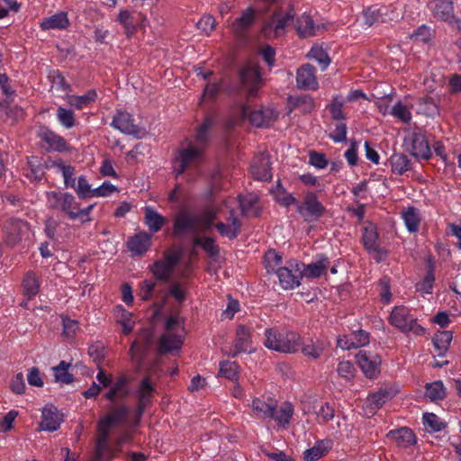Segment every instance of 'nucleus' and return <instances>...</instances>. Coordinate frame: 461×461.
<instances>
[{
	"label": "nucleus",
	"instance_id": "1",
	"mask_svg": "<svg viewBox=\"0 0 461 461\" xmlns=\"http://www.w3.org/2000/svg\"><path fill=\"white\" fill-rule=\"evenodd\" d=\"M212 124V121L207 118L197 129L195 143H190L178 149L173 160V172L176 176H179L187 169L197 167L203 162V146L208 140V131Z\"/></svg>",
	"mask_w": 461,
	"mask_h": 461
},
{
	"label": "nucleus",
	"instance_id": "2",
	"mask_svg": "<svg viewBox=\"0 0 461 461\" xmlns=\"http://www.w3.org/2000/svg\"><path fill=\"white\" fill-rule=\"evenodd\" d=\"M104 414L97 422V435L95 444V461L104 459L106 452H111L110 432L113 429L126 426L130 423L127 405H119Z\"/></svg>",
	"mask_w": 461,
	"mask_h": 461
},
{
	"label": "nucleus",
	"instance_id": "3",
	"mask_svg": "<svg viewBox=\"0 0 461 461\" xmlns=\"http://www.w3.org/2000/svg\"><path fill=\"white\" fill-rule=\"evenodd\" d=\"M46 200L49 208L62 212L70 220H80L81 222L91 221L89 214L95 204L81 208L72 194L50 191L46 193Z\"/></svg>",
	"mask_w": 461,
	"mask_h": 461
},
{
	"label": "nucleus",
	"instance_id": "4",
	"mask_svg": "<svg viewBox=\"0 0 461 461\" xmlns=\"http://www.w3.org/2000/svg\"><path fill=\"white\" fill-rule=\"evenodd\" d=\"M264 345L271 350L285 354L295 353L301 344V336L294 331L279 330L276 328L265 330Z\"/></svg>",
	"mask_w": 461,
	"mask_h": 461
},
{
	"label": "nucleus",
	"instance_id": "5",
	"mask_svg": "<svg viewBox=\"0 0 461 461\" xmlns=\"http://www.w3.org/2000/svg\"><path fill=\"white\" fill-rule=\"evenodd\" d=\"M184 341L183 322L177 316H170L166 322V330L159 339L162 353L179 351Z\"/></svg>",
	"mask_w": 461,
	"mask_h": 461
},
{
	"label": "nucleus",
	"instance_id": "6",
	"mask_svg": "<svg viewBox=\"0 0 461 461\" xmlns=\"http://www.w3.org/2000/svg\"><path fill=\"white\" fill-rule=\"evenodd\" d=\"M276 118L277 113L275 110L267 107L251 109L247 103L238 109V117L230 121L229 125L234 126L240 120L248 119L256 127H265L276 121Z\"/></svg>",
	"mask_w": 461,
	"mask_h": 461
},
{
	"label": "nucleus",
	"instance_id": "7",
	"mask_svg": "<svg viewBox=\"0 0 461 461\" xmlns=\"http://www.w3.org/2000/svg\"><path fill=\"white\" fill-rule=\"evenodd\" d=\"M389 322L402 332L411 331L417 336H421L425 331L405 306L394 307L390 314Z\"/></svg>",
	"mask_w": 461,
	"mask_h": 461
},
{
	"label": "nucleus",
	"instance_id": "8",
	"mask_svg": "<svg viewBox=\"0 0 461 461\" xmlns=\"http://www.w3.org/2000/svg\"><path fill=\"white\" fill-rule=\"evenodd\" d=\"M297 212L306 222L319 221L326 212V208L313 192L304 194L302 201L298 203Z\"/></svg>",
	"mask_w": 461,
	"mask_h": 461
},
{
	"label": "nucleus",
	"instance_id": "9",
	"mask_svg": "<svg viewBox=\"0 0 461 461\" xmlns=\"http://www.w3.org/2000/svg\"><path fill=\"white\" fill-rule=\"evenodd\" d=\"M294 11L293 7L287 10L276 11L271 20L266 23L262 32L266 37H279L285 33L286 27L294 23Z\"/></svg>",
	"mask_w": 461,
	"mask_h": 461
},
{
	"label": "nucleus",
	"instance_id": "10",
	"mask_svg": "<svg viewBox=\"0 0 461 461\" xmlns=\"http://www.w3.org/2000/svg\"><path fill=\"white\" fill-rule=\"evenodd\" d=\"M302 264L297 260H291L287 265L276 269L280 285L285 290H292L301 285L303 278Z\"/></svg>",
	"mask_w": 461,
	"mask_h": 461
},
{
	"label": "nucleus",
	"instance_id": "11",
	"mask_svg": "<svg viewBox=\"0 0 461 461\" xmlns=\"http://www.w3.org/2000/svg\"><path fill=\"white\" fill-rule=\"evenodd\" d=\"M253 412L263 419H272L279 425L290 422L294 413L293 405H252Z\"/></svg>",
	"mask_w": 461,
	"mask_h": 461
},
{
	"label": "nucleus",
	"instance_id": "12",
	"mask_svg": "<svg viewBox=\"0 0 461 461\" xmlns=\"http://www.w3.org/2000/svg\"><path fill=\"white\" fill-rule=\"evenodd\" d=\"M180 261V253L170 251L165 253L162 259L157 260L150 267V271L154 276L160 281H167L172 276L175 267Z\"/></svg>",
	"mask_w": 461,
	"mask_h": 461
},
{
	"label": "nucleus",
	"instance_id": "13",
	"mask_svg": "<svg viewBox=\"0 0 461 461\" xmlns=\"http://www.w3.org/2000/svg\"><path fill=\"white\" fill-rule=\"evenodd\" d=\"M5 242L10 246L18 244L30 231L29 224L21 219H8L3 225Z\"/></svg>",
	"mask_w": 461,
	"mask_h": 461
},
{
	"label": "nucleus",
	"instance_id": "14",
	"mask_svg": "<svg viewBox=\"0 0 461 461\" xmlns=\"http://www.w3.org/2000/svg\"><path fill=\"white\" fill-rule=\"evenodd\" d=\"M407 150L415 158L429 159L431 150L426 137L420 132H411L404 140Z\"/></svg>",
	"mask_w": 461,
	"mask_h": 461
},
{
	"label": "nucleus",
	"instance_id": "15",
	"mask_svg": "<svg viewBox=\"0 0 461 461\" xmlns=\"http://www.w3.org/2000/svg\"><path fill=\"white\" fill-rule=\"evenodd\" d=\"M357 363L366 377L374 379L380 374L381 357L379 355L360 350L357 356Z\"/></svg>",
	"mask_w": 461,
	"mask_h": 461
},
{
	"label": "nucleus",
	"instance_id": "16",
	"mask_svg": "<svg viewBox=\"0 0 461 461\" xmlns=\"http://www.w3.org/2000/svg\"><path fill=\"white\" fill-rule=\"evenodd\" d=\"M240 81L249 97H253L261 85V77L258 66L254 63L246 65L240 71Z\"/></svg>",
	"mask_w": 461,
	"mask_h": 461
},
{
	"label": "nucleus",
	"instance_id": "17",
	"mask_svg": "<svg viewBox=\"0 0 461 461\" xmlns=\"http://www.w3.org/2000/svg\"><path fill=\"white\" fill-rule=\"evenodd\" d=\"M430 9L437 19L445 21L457 30H461V17L456 18L454 15L452 2L447 0H435L430 3Z\"/></svg>",
	"mask_w": 461,
	"mask_h": 461
},
{
	"label": "nucleus",
	"instance_id": "18",
	"mask_svg": "<svg viewBox=\"0 0 461 461\" xmlns=\"http://www.w3.org/2000/svg\"><path fill=\"white\" fill-rule=\"evenodd\" d=\"M37 136L47 145L50 150L58 152L71 150V147L67 140L48 127L41 126L37 131Z\"/></svg>",
	"mask_w": 461,
	"mask_h": 461
},
{
	"label": "nucleus",
	"instance_id": "19",
	"mask_svg": "<svg viewBox=\"0 0 461 461\" xmlns=\"http://www.w3.org/2000/svg\"><path fill=\"white\" fill-rule=\"evenodd\" d=\"M111 126L124 134L141 137V130L134 123L132 115L127 112L118 110L113 116Z\"/></svg>",
	"mask_w": 461,
	"mask_h": 461
},
{
	"label": "nucleus",
	"instance_id": "20",
	"mask_svg": "<svg viewBox=\"0 0 461 461\" xmlns=\"http://www.w3.org/2000/svg\"><path fill=\"white\" fill-rule=\"evenodd\" d=\"M377 240L378 233L376 227L374 224L369 223L364 228L363 243L369 253L376 254L375 260L379 262L385 258L386 253L379 248Z\"/></svg>",
	"mask_w": 461,
	"mask_h": 461
},
{
	"label": "nucleus",
	"instance_id": "21",
	"mask_svg": "<svg viewBox=\"0 0 461 461\" xmlns=\"http://www.w3.org/2000/svg\"><path fill=\"white\" fill-rule=\"evenodd\" d=\"M296 85L300 89H318L319 84L315 75V68L312 65L305 64L297 69Z\"/></svg>",
	"mask_w": 461,
	"mask_h": 461
},
{
	"label": "nucleus",
	"instance_id": "22",
	"mask_svg": "<svg viewBox=\"0 0 461 461\" xmlns=\"http://www.w3.org/2000/svg\"><path fill=\"white\" fill-rule=\"evenodd\" d=\"M152 344V332L149 329L143 330L138 339L133 341L130 349L131 358L138 364L143 359L144 351H146Z\"/></svg>",
	"mask_w": 461,
	"mask_h": 461
},
{
	"label": "nucleus",
	"instance_id": "23",
	"mask_svg": "<svg viewBox=\"0 0 461 461\" xmlns=\"http://www.w3.org/2000/svg\"><path fill=\"white\" fill-rule=\"evenodd\" d=\"M271 162L267 155L260 154L253 159L250 172L254 178L261 181H268L272 178Z\"/></svg>",
	"mask_w": 461,
	"mask_h": 461
},
{
	"label": "nucleus",
	"instance_id": "24",
	"mask_svg": "<svg viewBox=\"0 0 461 461\" xmlns=\"http://www.w3.org/2000/svg\"><path fill=\"white\" fill-rule=\"evenodd\" d=\"M386 437L395 442L397 447L408 448L417 443V438L412 429L408 427H401L390 430Z\"/></svg>",
	"mask_w": 461,
	"mask_h": 461
},
{
	"label": "nucleus",
	"instance_id": "25",
	"mask_svg": "<svg viewBox=\"0 0 461 461\" xmlns=\"http://www.w3.org/2000/svg\"><path fill=\"white\" fill-rule=\"evenodd\" d=\"M197 230L196 216L187 212H181L176 216L173 227L174 235L180 236L186 231L196 232Z\"/></svg>",
	"mask_w": 461,
	"mask_h": 461
},
{
	"label": "nucleus",
	"instance_id": "26",
	"mask_svg": "<svg viewBox=\"0 0 461 461\" xmlns=\"http://www.w3.org/2000/svg\"><path fill=\"white\" fill-rule=\"evenodd\" d=\"M252 339L250 329L245 325H239L236 330V339L232 357L241 352L251 353Z\"/></svg>",
	"mask_w": 461,
	"mask_h": 461
},
{
	"label": "nucleus",
	"instance_id": "27",
	"mask_svg": "<svg viewBox=\"0 0 461 461\" xmlns=\"http://www.w3.org/2000/svg\"><path fill=\"white\" fill-rule=\"evenodd\" d=\"M40 427L42 430L55 431L59 428L62 420L61 415L55 405L45 406L41 411Z\"/></svg>",
	"mask_w": 461,
	"mask_h": 461
},
{
	"label": "nucleus",
	"instance_id": "28",
	"mask_svg": "<svg viewBox=\"0 0 461 461\" xmlns=\"http://www.w3.org/2000/svg\"><path fill=\"white\" fill-rule=\"evenodd\" d=\"M333 440L330 438L317 440L312 447H310L304 451L303 460H319L329 453V451L333 447Z\"/></svg>",
	"mask_w": 461,
	"mask_h": 461
},
{
	"label": "nucleus",
	"instance_id": "29",
	"mask_svg": "<svg viewBox=\"0 0 461 461\" xmlns=\"http://www.w3.org/2000/svg\"><path fill=\"white\" fill-rule=\"evenodd\" d=\"M388 10L389 7L387 6L373 5L367 7L363 11L364 23L368 26H372L392 20V17H388Z\"/></svg>",
	"mask_w": 461,
	"mask_h": 461
},
{
	"label": "nucleus",
	"instance_id": "30",
	"mask_svg": "<svg viewBox=\"0 0 461 461\" xmlns=\"http://www.w3.org/2000/svg\"><path fill=\"white\" fill-rule=\"evenodd\" d=\"M151 245L150 234L141 231L131 237L128 242V249L134 255L144 254Z\"/></svg>",
	"mask_w": 461,
	"mask_h": 461
},
{
	"label": "nucleus",
	"instance_id": "31",
	"mask_svg": "<svg viewBox=\"0 0 461 461\" xmlns=\"http://www.w3.org/2000/svg\"><path fill=\"white\" fill-rule=\"evenodd\" d=\"M399 393L398 386L394 384H384L378 391L369 394V403H386L393 400Z\"/></svg>",
	"mask_w": 461,
	"mask_h": 461
},
{
	"label": "nucleus",
	"instance_id": "32",
	"mask_svg": "<svg viewBox=\"0 0 461 461\" xmlns=\"http://www.w3.org/2000/svg\"><path fill=\"white\" fill-rule=\"evenodd\" d=\"M294 28L301 38L312 37L316 34V25L312 18L306 14L297 17L294 22Z\"/></svg>",
	"mask_w": 461,
	"mask_h": 461
},
{
	"label": "nucleus",
	"instance_id": "33",
	"mask_svg": "<svg viewBox=\"0 0 461 461\" xmlns=\"http://www.w3.org/2000/svg\"><path fill=\"white\" fill-rule=\"evenodd\" d=\"M330 266V260L325 256H320V258L307 266H303V276L309 278H317L326 273L328 267Z\"/></svg>",
	"mask_w": 461,
	"mask_h": 461
},
{
	"label": "nucleus",
	"instance_id": "34",
	"mask_svg": "<svg viewBox=\"0 0 461 461\" xmlns=\"http://www.w3.org/2000/svg\"><path fill=\"white\" fill-rule=\"evenodd\" d=\"M129 379L126 376H120L106 393L105 398L109 401L120 400L130 393Z\"/></svg>",
	"mask_w": 461,
	"mask_h": 461
},
{
	"label": "nucleus",
	"instance_id": "35",
	"mask_svg": "<svg viewBox=\"0 0 461 461\" xmlns=\"http://www.w3.org/2000/svg\"><path fill=\"white\" fill-rule=\"evenodd\" d=\"M256 18V10L252 7H248L232 23V30L236 34H242L248 28H249Z\"/></svg>",
	"mask_w": 461,
	"mask_h": 461
},
{
	"label": "nucleus",
	"instance_id": "36",
	"mask_svg": "<svg viewBox=\"0 0 461 461\" xmlns=\"http://www.w3.org/2000/svg\"><path fill=\"white\" fill-rule=\"evenodd\" d=\"M145 224L151 232L159 231L166 224L167 219L150 206L145 207Z\"/></svg>",
	"mask_w": 461,
	"mask_h": 461
},
{
	"label": "nucleus",
	"instance_id": "37",
	"mask_svg": "<svg viewBox=\"0 0 461 461\" xmlns=\"http://www.w3.org/2000/svg\"><path fill=\"white\" fill-rule=\"evenodd\" d=\"M69 24L68 15L64 12L57 13L43 19L41 23L42 30H63Z\"/></svg>",
	"mask_w": 461,
	"mask_h": 461
},
{
	"label": "nucleus",
	"instance_id": "38",
	"mask_svg": "<svg viewBox=\"0 0 461 461\" xmlns=\"http://www.w3.org/2000/svg\"><path fill=\"white\" fill-rule=\"evenodd\" d=\"M402 218L410 232L414 233L419 230L421 217L417 208L413 206L406 208L402 212Z\"/></svg>",
	"mask_w": 461,
	"mask_h": 461
},
{
	"label": "nucleus",
	"instance_id": "39",
	"mask_svg": "<svg viewBox=\"0 0 461 461\" xmlns=\"http://www.w3.org/2000/svg\"><path fill=\"white\" fill-rule=\"evenodd\" d=\"M22 286L23 295L27 300L35 297L40 289V282L35 273L27 272L23 279Z\"/></svg>",
	"mask_w": 461,
	"mask_h": 461
},
{
	"label": "nucleus",
	"instance_id": "40",
	"mask_svg": "<svg viewBox=\"0 0 461 461\" xmlns=\"http://www.w3.org/2000/svg\"><path fill=\"white\" fill-rule=\"evenodd\" d=\"M412 104L398 101L390 109L389 113L403 123H409L411 121Z\"/></svg>",
	"mask_w": 461,
	"mask_h": 461
},
{
	"label": "nucleus",
	"instance_id": "41",
	"mask_svg": "<svg viewBox=\"0 0 461 461\" xmlns=\"http://www.w3.org/2000/svg\"><path fill=\"white\" fill-rule=\"evenodd\" d=\"M96 380L98 384L94 382L92 385L83 393L86 399L95 397L99 393L101 386L108 387L112 383V376L107 375L103 369H99L96 375Z\"/></svg>",
	"mask_w": 461,
	"mask_h": 461
},
{
	"label": "nucleus",
	"instance_id": "42",
	"mask_svg": "<svg viewBox=\"0 0 461 461\" xmlns=\"http://www.w3.org/2000/svg\"><path fill=\"white\" fill-rule=\"evenodd\" d=\"M113 312L117 322L122 327L123 332L126 334L131 332L135 324L132 313L125 310L122 305L115 306Z\"/></svg>",
	"mask_w": 461,
	"mask_h": 461
},
{
	"label": "nucleus",
	"instance_id": "43",
	"mask_svg": "<svg viewBox=\"0 0 461 461\" xmlns=\"http://www.w3.org/2000/svg\"><path fill=\"white\" fill-rule=\"evenodd\" d=\"M97 97L95 90H90L83 95H68L67 103L77 110L89 106Z\"/></svg>",
	"mask_w": 461,
	"mask_h": 461
},
{
	"label": "nucleus",
	"instance_id": "44",
	"mask_svg": "<svg viewBox=\"0 0 461 461\" xmlns=\"http://www.w3.org/2000/svg\"><path fill=\"white\" fill-rule=\"evenodd\" d=\"M230 223L219 222L216 224V229L222 235L229 239H235L240 231V221L233 216V212H230Z\"/></svg>",
	"mask_w": 461,
	"mask_h": 461
},
{
	"label": "nucleus",
	"instance_id": "45",
	"mask_svg": "<svg viewBox=\"0 0 461 461\" xmlns=\"http://www.w3.org/2000/svg\"><path fill=\"white\" fill-rule=\"evenodd\" d=\"M258 197L256 194H249L245 196H240V206L241 212L246 216H257L258 214Z\"/></svg>",
	"mask_w": 461,
	"mask_h": 461
},
{
	"label": "nucleus",
	"instance_id": "46",
	"mask_svg": "<svg viewBox=\"0 0 461 461\" xmlns=\"http://www.w3.org/2000/svg\"><path fill=\"white\" fill-rule=\"evenodd\" d=\"M392 172L397 175H402L411 169V161L407 156L400 153L393 154L389 159Z\"/></svg>",
	"mask_w": 461,
	"mask_h": 461
},
{
	"label": "nucleus",
	"instance_id": "47",
	"mask_svg": "<svg viewBox=\"0 0 461 461\" xmlns=\"http://www.w3.org/2000/svg\"><path fill=\"white\" fill-rule=\"evenodd\" d=\"M70 364L65 361H60L56 366H53L52 372L55 378V382L62 384H68L73 382V375L69 373Z\"/></svg>",
	"mask_w": 461,
	"mask_h": 461
},
{
	"label": "nucleus",
	"instance_id": "48",
	"mask_svg": "<svg viewBox=\"0 0 461 461\" xmlns=\"http://www.w3.org/2000/svg\"><path fill=\"white\" fill-rule=\"evenodd\" d=\"M452 340V333L448 330L438 331L433 337V344L438 356H443L448 349Z\"/></svg>",
	"mask_w": 461,
	"mask_h": 461
},
{
	"label": "nucleus",
	"instance_id": "49",
	"mask_svg": "<svg viewBox=\"0 0 461 461\" xmlns=\"http://www.w3.org/2000/svg\"><path fill=\"white\" fill-rule=\"evenodd\" d=\"M423 425L429 432H439L447 427V422L434 413H424Z\"/></svg>",
	"mask_w": 461,
	"mask_h": 461
},
{
	"label": "nucleus",
	"instance_id": "50",
	"mask_svg": "<svg viewBox=\"0 0 461 461\" xmlns=\"http://www.w3.org/2000/svg\"><path fill=\"white\" fill-rule=\"evenodd\" d=\"M137 397L140 402H149L157 393V390L152 384L150 377L146 376L140 384L137 389Z\"/></svg>",
	"mask_w": 461,
	"mask_h": 461
},
{
	"label": "nucleus",
	"instance_id": "51",
	"mask_svg": "<svg viewBox=\"0 0 461 461\" xmlns=\"http://www.w3.org/2000/svg\"><path fill=\"white\" fill-rule=\"evenodd\" d=\"M117 22L123 26L125 34L128 38L132 37L136 32L137 27L135 25V21L129 11L121 10L117 17Z\"/></svg>",
	"mask_w": 461,
	"mask_h": 461
},
{
	"label": "nucleus",
	"instance_id": "52",
	"mask_svg": "<svg viewBox=\"0 0 461 461\" xmlns=\"http://www.w3.org/2000/svg\"><path fill=\"white\" fill-rule=\"evenodd\" d=\"M56 116L59 124L64 128L71 129L76 126L77 119L72 110L59 106L57 109Z\"/></svg>",
	"mask_w": 461,
	"mask_h": 461
},
{
	"label": "nucleus",
	"instance_id": "53",
	"mask_svg": "<svg viewBox=\"0 0 461 461\" xmlns=\"http://www.w3.org/2000/svg\"><path fill=\"white\" fill-rule=\"evenodd\" d=\"M308 56L310 59L316 60L321 66L322 70H325L330 63L328 53L320 45L312 46Z\"/></svg>",
	"mask_w": 461,
	"mask_h": 461
},
{
	"label": "nucleus",
	"instance_id": "54",
	"mask_svg": "<svg viewBox=\"0 0 461 461\" xmlns=\"http://www.w3.org/2000/svg\"><path fill=\"white\" fill-rule=\"evenodd\" d=\"M445 394V388L441 381L434 382L426 386L425 396L431 402L443 400Z\"/></svg>",
	"mask_w": 461,
	"mask_h": 461
},
{
	"label": "nucleus",
	"instance_id": "55",
	"mask_svg": "<svg viewBox=\"0 0 461 461\" xmlns=\"http://www.w3.org/2000/svg\"><path fill=\"white\" fill-rule=\"evenodd\" d=\"M438 104L434 98L426 96L420 99L418 104V113L426 116H434L438 113Z\"/></svg>",
	"mask_w": 461,
	"mask_h": 461
},
{
	"label": "nucleus",
	"instance_id": "56",
	"mask_svg": "<svg viewBox=\"0 0 461 461\" xmlns=\"http://www.w3.org/2000/svg\"><path fill=\"white\" fill-rule=\"evenodd\" d=\"M77 194V196L81 199H86L89 197H93L94 188L91 187V185L88 183L85 176H80L77 179V183H75V187H73Z\"/></svg>",
	"mask_w": 461,
	"mask_h": 461
},
{
	"label": "nucleus",
	"instance_id": "57",
	"mask_svg": "<svg viewBox=\"0 0 461 461\" xmlns=\"http://www.w3.org/2000/svg\"><path fill=\"white\" fill-rule=\"evenodd\" d=\"M194 243L197 246H201L211 258H214L219 254V248L212 238H195Z\"/></svg>",
	"mask_w": 461,
	"mask_h": 461
},
{
	"label": "nucleus",
	"instance_id": "58",
	"mask_svg": "<svg viewBox=\"0 0 461 461\" xmlns=\"http://www.w3.org/2000/svg\"><path fill=\"white\" fill-rule=\"evenodd\" d=\"M322 342L317 340H310V342L302 348V352L304 356L312 357V359L319 358L323 352Z\"/></svg>",
	"mask_w": 461,
	"mask_h": 461
},
{
	"label": "nucleus",
	"instance_id": "59",
	"mask_svg": "<svg viewBox=\"0 0 461 461\" xmlns=\"http://www.w3.org/2000/svg\"><path fill=\"white\" fill-rule=\"evenodd\" d=\"M282 262V257L275 250L270 249L265 254V264L268 273L275 272Z\"/></svg>",
	"mask_w": 461,
	"mask_h": 461
},
{
	"label": "nucleus",
	"instance_id": "60",
	"mask_svg": "<svg viewBox=\"0 0 461 461\" xmlns=\"http://www.w3.org/2000/svg\"><path fill=\"white\" fill-rule=\"evenodd\" d=\"M216 215L217 212L212 208L204 210L201 215L196 216L197 226L201 225L204 230L210 229L216 219Z\"/></svg>",
	"mask_w": 461,
	"mask_h": 461
},
{
	"label": "nucleus",
	"instance_id": "61",
	"mask_svg": "<svg viewBox=\"0 0 461 461\" xmlns=\"http://www.w3.org/2000/svg\"><path fill=\"white\" fill-rule=\"evenodd\" d=\"M294 104L303 113H311L315 108L313 98L309 95H303L294 99Z\"/></svg>",
	"mask_w": 461,
	"mask_h": 461
},
{
	"label": "nucleus",
	"instance_id": "62",
	"mask_svg": "<svg viewBox=\"0 0 461 461\" xmlns=\"http://www.w3.org/2000/svg\"><path fill=\"white\" fill-rule=\"evenodd\" d=\"M344 106V102L339 96H336L333 98L332 103L330 104L329 109L331 114V117L334 120H343L345 119V114L342 111Z\"/></svg>",
	"mask_w": 461,
	"mask_h": 461
},
{
	"label": "nucleus",
	"instance_id": "63",
	"mask_svg": "<svg viewBox=\"0 0 461 461\" xmlns=\"http://www.w3.org/2000/svg\"><path fill=\"white\" fill-rule=\"evenodd\" d=\"M215 25V19L212 15H203L196 23L197 28L205 34H210Z\"/></svg>",
	"mask_w": 461,
	"mask_h": 461
},
{
	"label": "nucleus",
	"instance_id": "64",
	"mask_svg": "<svg viewBox=\"0 0 461 461\" xmlns=\"http://www.w3.org/2000/svg\"><path fill=\"white\" fill-rule=\"evenodd\" d=\"M337 371L341 377L349 380L354 376L355 367L350 361L343 360L339 363Z\"/></svg>",
	"mask_w": 461,
	"mask_h": 461
}]
</instances>
